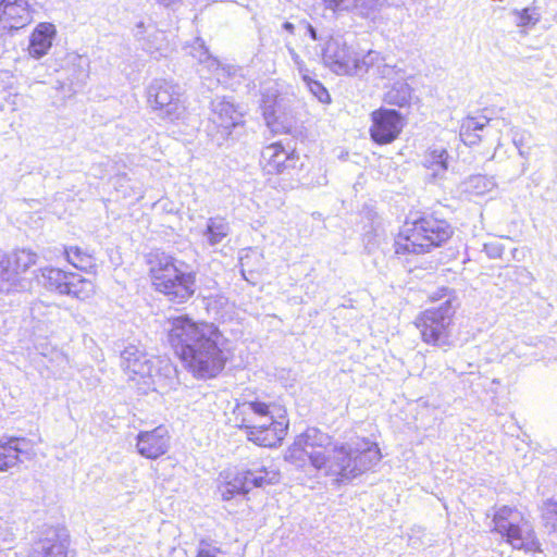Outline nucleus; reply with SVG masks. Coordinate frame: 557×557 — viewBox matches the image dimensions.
Returning a JSON list of instances; mask_svg holds the SVG:
<instances>
[{
  "label": "nucleus",
  "mask_w": 557,
  "mask_h": 557,
  "mask_svg": "<svg viewBox=\"0 0 557 557\" xmlns=\"http://www.w3.org/2000/svg\"><path fill=\"white\" fill-rule=\"evenodd\" d=\"M453 235V228L445 220L432 215L406 222L395 239L396 255L425 253L432 247H440Z\"/></svg>",
  "instance_id": "obj_5"
},
{
  "label": "nucleus",
  "mask_w": 557,
  "mask_h": 557,
  "mask_svg": "<svg viewBox=\"0 0 557 557\" xmlns=\"http://www.w3.org/2000/svg\"><path fill=\"white\" fill-rule=\"evenodd\" d=\"M263 170L269 174H280L295 166L294 153H289L280 143L263 148L260 160Z\"/></svg>",
  "instance_id": "obj_21"
},
{
  "label": "nucleus",
  "mask_w": 557,
  "mask_h": 557,
  "mask_svg": "<svg viewBox=\"0 0 557 557\" xmlns=\"http://www.w3.org/2000/svg\"><path fill=\"white\" fill-rule=\"evenodd\" d=\"M37 256L30 250H15L8 256L0 249V294L24 288L21 273L36 263Z\"/></svg>",
  "instance_id": "obj_13"
},
{
  "label": "nucleus",
  "mask_w": 557,
  "mask_h": 557,
  "mask_svg": "<svg viewBox=\"0 0 557 557\" xmlns=\"http://www.w3.org/2000/svg\"><path fill=\"white\" fill-rule=\"evenodd\" d=\"M171 436L164 425H159L150 431H140L136 435L137 453L150 460H156L165 455L170 449Z\"/></svg>",
  "instance_id": "obj_16"
},
{
  "label": "nucleus",
  "mask_w": 557,
  "mask_h": 557,
  "mask_svg": "<svg viewBox=\"0 0 557 557\" xmlns=\"http://www.w3.org/2000/svg\"><path fill=\"white\" fill-rule=\"evenodd\" d=\"M493 524V531L516 549L533 550L537 546L528 522L516 508L500 507L494 513Z\"/></svg>",
  "instance_id": "obj_8"
},
{
  "label": "nucleus",
  "mask_w": 557,
  "mask_h": 557,
  "mask_svg": "<svg viewBox=\"0 0 557 557\" xmlns=\"http://www.w3.org/2000/svg\"><path fill=\"white\" fill-rule=\"evenodd\" d=\"M405 126L404 115L395 110L380 108L371 113V139L377 145H388L398 138Z\"/></svg>",
  "instance_id": "obj_14"
},
{
  "label": "nucleus",
  "mask_w": 557,
  "mask_h": 557,
  "mask_svg": "<svg viewBox=\"0 0 557 557\" xmlns=\"http://www.w3.org/2000/svg\"><path fill=\"white\" fill-rule=\"evenodd\" d=\"M147 102L159 117L170 122L180 120L186 110L181 86L161 78L153 79L148 86Z\"/></svg>",
  "instance_id": "obj_9"
},
{
  "label": "nucleus",
  "mask_w": 557,
  "mask_h": 557,
  "mask_svg": "<svg viewBox=\"0 0 557 557\" xmlns=\"http://www.w3.org/2000/svg\"><path fill=\"white\" fill-rule=\"evenodd\" d=\"M70 273L58 268H44L41 269V283L46 288L64 295Z\"/></svg>",
  "instance_id": "obj_29"
},
{
  "label": "nucleus",
  "mask_w": 557,
  "mask_h": 557,
  "mask_svg": "<svg viewBox=\"0 0 557 557\" xmlns=\"http://www.w3.org/2000/svg\"><path fill=\"white\" fill-rule=\"evenodd\" d=\"M484 251L490 258L496 259L502 257L504 249L498 243H487L484 244Z\"/></svg>",
  "instance_id": "obj_40"
},
{
  "label": "nucleus",
  "mask_w": 557,
  "mask_h": 557,
  "mask_svg": "<svg viewBox=\"0 0 557 557\" xmlns=\"http://www.w3.org/2000/svg\"><path fill=\"white\" fill-rule=\"evenodd\" d=\"M35 442L22 436L0 437V471H8L34 455Z\"/></svg>",
  "instance_id": "obj_15"
},
{
  "label": "nucleus",
  "mask_w": 557,
  "mask_h": 557,
  "mask_svg": "<svg viewBox=\"0 0 557 557\" xmlns=\"http://www.w3.org/2000/svg\"><path fill=\"white\" fill-rule=\"evenodd\" d=\"M305 85L321 103L331 102V96L321 82L312 77L310 81L306 82Z\"/></svg>",
  "instance_id": "obj_38"
},
{
  "label": "nucleus",
  "mask_w": 557,
  "mask_h": 557,
  "mask_svg": "<svg viewBox=\"0 0 557 557\" xmlns=\"http://www.w3.org/2000/svg\"><path fill=\"white\" fill-rule=\"evenodd\" d=\"M187 53L193 58L199 61L202 64V69L199 70L200 73L203 72L205 69L211 73L216 83L219 84H227L228 78L237 72V69L233 65H222L215 58H213L208 48L205 45L203 39L197 37L194 39L193 44L186 47ZM203 76V74H201Z\"/></svg>",
  "instance_id": "obj_18"
},
{
  "label": "nucleus",
  "mask_w": 557,
  "mask_h": 557,
  "mask_svg": "<svg viewBox=\"0 0 557 557\" xmlns=\"http://www.w3.org/2000/svg\"><path fill=\"white\" fill-rule=\"evenodd\" d=\"M286 48H287L288 54H289L290 59L293 60L294 64L302 60L293 47H290L289 45H286Z\"/></svg>",
  "instance_id": "obj_43"
},
{
  "label": "nucleus",
  "mask_w": 557,
  "mask_h": 557,
  "mask_svg": "<svg viewBox=\"0 0 557 557\" xmlns=\"http://www.w3.org/2000/svg\"><path fill=\"white\" fill-rule=\"evenodd\" d=\"M530 141L531 135L525 131H513L512 132V143L518 149L519 154L527 159L530 154Z\"/></svg>",
  "instance_id": "obj_37"
},
{
  "label": "nucleus",
  "mask_w": 557,
  "mask_h": 557,
  "mask_svg": "<svg viewBox=\"0 0 557 557\" xmlns=\"http://www.w3.org/2000/svg\"><path fill=\"white\" fill-rule=\"evenodd\" d=\"M542 517L546 529L557 533V502L546 500L542 508Z\"/></svg>",
  "instance_id": "obj_36"
},
{
  "label": "nucleus",
  "mask_w": 557,
  "mask_h": 557,
  "mask_svg": "<svg viewBox=\"0 0 557 557\" xmlns=\"http://www.w3.org/2000/svg\"><path fill=\"white\" fill-rule=\"evenodd\" d=\"M211 117L207 125V134L216 146H222L232 133V128L239 125L243 114L238 108L225 97H216L211 101Z\"/></svg>",
  "instance_id": "obj_11"
},
{
  "label": "nucleus",
  "mask_w": 557,
  "mask_h": 557,
  "mask_svg": "<svg viewBox=\"0 0 557 557\" xmlns=\"http://www.w3.org/2000/svg\"><path fill=\"white\" fill-rule=\"evenodd\" d=\"M512 14L516 16V24L520 27H532L541 18V14L536 8H525L521 11L513 10Z\"/></svg>",
  "instance_id": "obj_35"
},
{
  "label": "nucleus",
  "mask_w": 557,
  "mask_h": 557,
  "mask_svg": "<svg viewBox=\"0 0 557 557\" xmlns=\"http://www.w3.org/2000/svg\"><path fill=\"white\" fill-rule=\"evenodd\" d=\"M222 550L212 545L208 540H201L197 547L196 557H218Z\"/></svg>",
  "instance_id": "obj_39"
},
{
  "label": "nucleus",
  "mask_w": 557,
  "mask_h": 557,
  "mask_svg": "<svg viewBox=\"0 0 557 557\" xmlns=\"http://www.w3.org/2000/svg\"><path fill=\"white\" fill-rule=\"evenodd\" d=\"M308 457L310 465L323 475L332 478L336 485H347L356 478L372 469L381 460L375 443L367 438L339 443L318 428H308L298 435L289 449Z\"/></svg>",
  "instance_id": "obj_1"
},
{
  "label": "nucleus",
  "mask_w": 557,
  "mask_h": 557,
  "mask_svg": "<svg viewBox=\"0 0 557 557\" xmlns=\"http://www.w3.org/2000/svg\"><path fill=\"white\" fill-rule=\"evenodd\" d=\"M288 429V420L284 414L274 417L269 412V422H262L255 426V430L248 431L246 436L248 441L262 447H275L281 444Z\"/></svg>",
  "instance_id": "obj_17"
},
{
  "label": "nucleus",
  "mask_w": 557,
  "mask_h": 557,
  "mask_svg": "<svg viewBox=\"0 0 557 557\" xmlns=\"http://www.w3.org/2000/svg\"><path fill=\"white\" fill-rule=\"evenodd\" d=\"M495 187L493 178L486 177L485 175H473L467 181V189L474 193L475 195H483Z\"/></svg>",
  "instance_id": "obj_34"
},
{
  "label": "nucleus",
  "mask_w": 557,
  "mask_h": 557,
  "mask_svg": "<svg viewBox=\"0 0 557 557\" xmlns=\"http://www.w3.org/2000/svg\"><path fill=\"white\" fill-rule=\"evenodd\" d=\"M448 160L449 154L446 148L434 146L425 151L422 164L433 180H442L448 170Z\"/></svg>",
  "instance_id": "obj_25"
},
{
  "label": "nucleus",
  "mask_w": 557,
  "mask_h": 557,
  "mask_svg": "<svg viewBox=\"0 0 557 557\" xmlns=\"http://www.w3.org/2000/svg\"><path fill=\"white\" fill-rule=\"evenodd\" d=\"M164 330L170 345L195 377H215L224 369L226 339L215 325L178 315L168 319Z\"/></svg>",
  "instance_id": "obj_2"
},
{
  "label": "nucleus",
  "mask_w": 557,
  "mask_h": 557,
  "mask_svg": "<svg viewBox=\"0 0 557 557\" xmlns=\"http://www.w3.org/2000/svg\"><path fill=\"white\" fill-rule=\"evenodd\" d=\"M491 127L490 120L485 116L472 117L469 116L463 120L460 127V138L467 146L476 145L481 141L485 129Z\"/></svg>",
  "instance_id": "obj_26"
},
{
  "label": "nucleus",
  "mask_w": 557,
  "mask_h": 557,
  "mask_svg": "<svg viewBox=\"0 0 557 557\" xmlns=\"http://www.w3.org/2000/svg\"><path fill=\"white\" fill-rule=\"evenodd\" d=\"M34 12L29 0H1L0 27L10 32L18 30L33 21Z\"/></svg>",
  "instance_id": "obj_19"
},
{
  "label": "nucleus",
  "mask_w": 557,
  "mask_h": 557,
  "mask_svg": "<svg viewBox=\"0 0 557 557\" xmlns=\"http://www.w3.org/2000/svg\"><path fill=\"white\" fill-rule=\"evenodd\" d=\"M134 35L141 42V48L145 51L154 58L162 55L160 51L163 49L164 33L157 29L153 24L146 25L144 22H138Z\"/></svg>",
  "instance_id": "obj_23"
},
{
  "label": "nucleus",
  "mask_w": 557,
  "mask_h": 557,
  "mask_svg": "<svg viewBox=\"0 0 557 557\" xmlns=\"http://www.w3.org/2000/svg\"><path fill=\"white\" fill-rule=\"evenodd\" d=\"M374 53L377 58L367 67V74L371 73L380 78H394L399 72L396 66L387 64L379 52L374 51Z\"/></svg>",
  "instance_id": "obj_33"
},
{
  "label": "nucleus",
  "mask_w": 557,
  "mask_h": 557,
  "mask_svg": "<svg viewBox=\"0 0 557 557\" xmlns=\"http://www.w3.org/2000/svg\"><path fill=\"white\" fill-rule=\"evenodd\" d=\"M152 284L168 300L183 304L195 293L196 275L186 271V264L165 252H156L149 259Z\"/></svg>",
  "instance_id": "obj_4"
},
{
  "label": "nucleus",
  "mask_w": 557,
  "mask_h": 557,
  "mask_svg": "<svg viewBox=\"0 0 557 557\" xmlns=\"http://www.w3.org/2000/svg\"><path fill=\"white\" fill-rule=\"evenodd\" d=\"M55 34L57 30L53 24L39 23L29 37V55L36 60L45 57L52 46Z\"/></svg>",
  "instance_id": "obj_22"
},
{
  "label": "nucleus",
  "mask_w": 557,
  "mask_h": 557,
  "mask_svg": "<svg viewBox=\"0 0 557 557\" xmlns=\"http://www.w3.org/2000/svg\"><path fill=\"white\" fill-rule=\"evenodd\" d=\"M302 24L305 25V28H306V34L314 41H319L321 40V37L318 35V32L317 29L310 24V23H307V22H302Z\"/></svg>",
  "instance_id": "obj_42"
},
{
  "label": "nucleus",
  "mask_w": 557,
  "mask_h": 557,
  "mask_svg": "<svg viewBox=\"0 0 557 557\" xmlns=\"http://www.w3.org/2000/svg\"><path fill=\"white\" fill-rule=\"evenodd\" d=\"M231 234V225L226 218L216 215L208 219L206 228L202 232L205 242L210 247H215L226 239Z\"/></svg>",
  "instance_id": "obj_27"
},
{
  "label": "nucleus",
  "mask_w": 557,
  "mask_h": 557,
  "mask_svg": "<svg viewBox=\"0 0 557 557\" xmlns=\"http://www.w3.org/2000/svg\"><path fill=\"white\" fill-rule=\"evenodd\" d=\"M376 58L373 50L360 57L341 38H331L323 49L324 63L337 75L362 77Z\"/></svg>",
  "instance_id": "obj_7"
},
{
  "label": "nucleus",
  "mask_w": 557,
  "mask_h": 557,
  "mask_svg": "<svg viewBox=\"0 0 557 557\" xmlns=\"http://www.w3.org/2000/svg\"><path fill=\"white\" fill-rule=\"evenodd\" d=\"M270 411V406L260 400L237 404L234 409L236 425L244 430L247 436L248 431L255 430V426L262 422H269Z\"/></svg>",
  "instance_id": "obj_20"
},
{
  "label": "nucleus",
  "mask_w": 557,
  "mask_h": 557,
  "mask_svg": "<svg viewBox=\"0 0 557 557\" xmlns=\"http://www.w3.org/2000/svg\"><path fill=\"white\" fill-rule=\"evenodd\" d=\"M260 108L262 110V115L265 121V124L272 129L277 131L278 129V110L280 104L277 101V95L274 92H264L262 94Z\"/></svg>",
  "instance_id": "obj_30"
},
{
  "label": "nucleus",
  "mask_w": 557,
  "mask_h": 557,
  "mask_svg": "<svg viewBox=\"0 0 557 557\" xmlns=\"http://www.w3.org/2000/svg\"><path fill=\"white\" fill-rule=\"evenodd\" d=\"M295 66L299 73V75L301 76V79L304 83L310 81L312 77L310 75V71L309 69L306 66L304 60L295 63Z\"/></svg>",
  "instance_id": "obj_41"
},
{
  "label": "nucleus",
  "mask_w": 557,
  "mask_h": 557,
  "mask_svg": "<svg viewBox=\"0 0 557 557\" xmlns=\"http://www.w3.org/2000/svg\"><path fill=\"white\" fill-rule=\"evenodd\" d=\"M245 259H246V257H240V267H242L240 271H242L243 276H245V270H244Z\"/></svg>",
  "instance_id": "obj_45"
},
{
  "label": "nucleus",
  "mask_w": 557,
  "mask_h": 557,
  "mask_svg": "<svg viewBox=\"0 0 557 557\" xmlns=\"http://www.w3.org/2000/svg\"><path fill=\"white\" fill-rule=\"evenodd\" d=\"M278 472L264 465L251 463L249 468L239 471L236 475L219 486V494L223 500H231L237 495H246L255 487H262L278 481Z\"/></svg>",
  "instance_id": "obj_10"
},
{
  "label": "nucleus",
  "mask_w": 557,
  "mask_h": 557,
  "mask_svg": "<svg viewBox=\"0 0 557 557\" xmlns=\"http://www.w3.org/2000/svg\"><path fill=\"white\" fill-rule=\"evenodd\" d=\"M66 529L45 527L38 531L27 557H75Z\"/></svg>",
  "instance_id": "obj_12"
},
{
  "label": "nucleus",
  "mask_w": 557,
  "mask_h": 557,
  "mask_svg": "<svg viewBox=\"0 0 557 557\" xmlns=\"http://www.w3.org/2000/svg\"><path fill=\"white\" fill-rule=\"evenodd\" d=\"M456 307L451 299H446L437 307L422 311L414 321L423 343L444 349L455 345L454 315Z\"/></svg>",
  "instance_id": "obj_6"
},
{
  "label": "nucleus",
  "mask_w": 557,
  "mask_h": 557,
  "mask_svg": "<svg viewBox=\"0 0 557 557\" xmlns=\"http://www.w3.org/2000/svg\"><path fill=\"white\" fill-rule=\"evenodd\" d=\"M67 261L78 270H88L95 267L94 257L77 246L65 248Z\"/></svg>",
  "instance_id": "obj_32"
},
{
  "label": "nucleus",
  "mask_w": 557,
  "mask_h": 557,
  "mask_svg": "<svg viewBox=\"0 0 557 557\" xmlns=\"http://www.w3.org/2000/svg\"><path fill=\"white\" fill-rule=\"evenodd\" d=\"M412 89L404 81L395 82L384 95V101L389 106L404 108L410 102Z\"/></svg>",
  "instance_id": "obj_31"
},
{
  "label": "nucleus",
  "mask_w": 557,
  "mask_h": 557,
  "mask_svg": "<svg viewBox=\"0 0 557 557\" xmlns=\"http://www.w3.org/2000/svg\"><path fill=\"white\" fill-rule=\"evenodd\" d=\"M282 27L289 34H294V32H295V25L290 22H285Z\"/></svg>",
  "instance_id": "obj_44"
},
{
  "label": "nucleus",
  "mask_w": 557,
  "mask_h": 557,
  "mask_svg": "<svg viewBox=\"0 0 557 557\" xmlns=\"http://www.w3.org/2000/svg\"><path fill=\"white\" fill-rule=\"evenodd\" d=\"M121 367L145 394L170 386L175 377L169 359L148 355L136 345H128L121 352Z\"/></svg>",
  "instance_id": "obj_3"
},
{
  "label": "nucleus",
  "mask_w": 557,
  "mask_h": 557,
  "mask_svg": "<svg viewBox=\"0 0 557 557\" xmlns=\"http://www.w3.org/2000/svg\"><path fill=\"white\" fill-rule=\"evenodd\" d=\"M323 2L333 11H352L363 17L372 16L383 4L382 0H323Z\"/></svg>",
  "instance_id": "obj_24"
},
{
  "label": "nucleus",
  "mask_w": 557,
  "mask_h": 557,
  "mask_svg": "<svg viewBox=\"0 0 557 557\" xmlns=\"http://www.w3.org/2000/svg\"><path fill=\"white\" fill-rule=\"evenodd\" d=\"M94 293L95 285L90 280L85 278L78 273H70V278L64 295L77 298L79 300H85L90 298Z\"/></svg>",
  "instance_id": "obj_28"
}]
</instances>
